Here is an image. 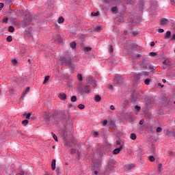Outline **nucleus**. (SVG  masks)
<instances>
[{
  "instance_id": "obj_1",
  "label": "nucleus",
  "mask_w": 175,
  "mask_h": 175,
  "mask_svg": "<svg viewBox=\"0 0 175 175\" xmlns=\"http://www.w3.org/2000/svg\"><path fill=\"white\" fill-rule=\"evenodd\" d=\"M52 117L53 120H70V113L66 110L55 109Z\"/></svg>"
},
{
  "instance_id": "obj_2",
  "label": "nucleus",
  "mask_w": 175,
  "mask_h": 175,
  "mask_svg": "<svg viewBox=\"0 0 175 175\" xmlns=\"http://www.w3.org/2000/svg\"><path fill=\"white\" fill-rule=\"evenodd\" d=\"M61 65H68L72 70H75V64L72 61V56L69 54H66L64 56H61L59 59Z\"/></svg>"
},
{
  "instance_id": "obj_3",
  "label": "nucleus",
  "mask_w": 175,
  "mask_h": 175,
  "mask_svg": "<svg viewBox=\"0 0 175 175\" xmlns=\"http://www.w3.org/2000/svg\"><path fill=\"white\" fill-rule=\"evenodd\" d=\"M25 18L21 23L22 27L23 28L28 27V25H30V24L32 23V18L31 17V16L25 14Z\"/></svg>"
},
{
  "instance_id": "obj_4",
  "label": "nucleus",
  "mask_w": 175,
  "mask_h": 175,
  "mask_svg": "<svg viewBox=\"0 0 175 175\" xmlns=\"http://www.w3.org/2000/svg\"><path fill=\"white\" fill-rule=\"evenodd\" d=\"M43 117L44 121H45V122H50V119L51 118V116H50V111H46L44 112Z\"/></svg>"
},
{
  "instance_id": "obj_5",
  "label": "nucleus",
  "mask_w": 175,
  "mask_h": 175,
  "mask_svg": "<svg viewBox=\"0 0 175 175\" xmlns=\"http://www.w3.org/2000/svg\"><path fill=\"white\" fill-rule=\"evenodd\" d=\"M165 135H166V136H167V137H170V136H174V137H175V131H174V129H172V130L167 129L166 131Z\"/></svg>"
},
{
  "instance_id": "obj_6",
  "label": "nucleus",
  "mask_w": 175,
  "mask_h": 175,
  "mask_svg": "<svg viewBox=\"0 0 175 175\" xmlns=\"http://www.w3.org/2000/svg\"><path fill=\"white\" fill-rule=\"evenodd\" d=\"M88 83L90 84H91L94 88L95 87H96V81H94V79H92V77H89L88 79H87Z\"/></svg>"
},
{
  "instance_id": "obj_7",
  "label": "nucleus",
  "mask_w": 175,
  "mask_h": 175,
  "mask_svg": "<svg viewBox=\"0 0 175 175\" xmlns=\"http://www.w3.org/2000/svg\"><path fill=\"white\" fill-rule=\"evenodd\" d=\"M115 80H116V81L118 84H122V83H123L122 77H121L120 75H116L115 76Z\"/></svg>"
},
{
  "instance_id": "obj_8",
  "label": "nucleus",
  "mask_w": 175,
  "mask_h": 175,
  "mask_svg": "<svg viewBox=\"0 0 175 175\" xmlns=\"http://www.w3.org/2000/svg\"><path fill=\"white\" fill-rule=\"evenodd\" d=\"M121 150H122V146H120L119 148L114 149L112 152V154L113 155H117L121 152Z\"/></svg>"
},
{
  "instance_id": "obj_9",
  "label": "nucleus",
  "mask_w": 175,
  "mask_h": 175,
  "mask_svg": "<svg viewBox=\"0 0 175 175\" xmlns=\"http://www.w3.org/2000/svg\"><path fill=\"white\" fill-rule=\"evenodd\" d=\"M30 90H31V88L29 87L26 88L25 90L22 93L21 98H24V96H25V95H27V94L29 92Z\"/></svg>"
},
{
  "instance_id": "obj_10",
  "label": "nucleus",
  "mask_w": 175,
  "mask_h": 175,
  "mask_svg": "<svg viewBox=\"0 0 175 175\" xmlns=\"http://www.w3.org/2000/svg\"><path fill=\"white\" fill-rule=\"evenodd\" d=\"M25 36L27 38H33V36H32V33L29 31V30L25 31Z\"/></svg>"
},
{
  "instance_id": "obj_11",
  "label": "nucleus",
  "mask_w": 175,
  "mask_h": 175,
  "mask_svg": "<svg viewBox=\"0 0 175 175\" xmlns=\"http://www.w3.org/2000/svg\"><path fill=\"white\" fill-rule=\"evenodd\" d=\"M84 90H85V94H90L91 92V86L90 85H85L83 87Z\"/></svg>"
},
{
  "instance_id": "obj_12",
  "label": "nucleus",
  "mask_w": 175,
  "mask_h": 175,
  "mask_svg": "<svg viewBox=\"0 0 175 175\" xmlns=\"http://www.w3.org/2000/svg\"><path fill=\"white\" fill-rule=\"evenodd\" d=\"M164 39H172V31H167L165 33V35L164 36Z\"/></svg>"
},
{
  "instance_id": "obj_13",
  "label": "nucleus",
  "mask_w": 175,
  "mask_h": 175,
  "mask_svg": "<svg viewBox=\"0 0 175 175\" xmlns=\"http://www.w3.org/2000/svg\"><path fill=\"white\" fill-rule=\"evenodd\" d=\"M59 98L61 100H66V94L65 93H60L59 94Z\"/></svg>"
},
{
  "instance_id": "obj_14",
  "label": "nucleus",
  "mask_w": 175,
  "mask_h": 175,
  "mask_svg": "<svg viewBox=\"0 0 175 175\" xmlns=\"http://www.w3.org/2000/svg\"><path fill=\"white\" fill-rule=\"evenodd\" d=\"M167 23H169V20H167L165 18H163L161 20L160 25H166V24H167Z\"/></svg>"
},
{
  "instance_id": "obj_15",
  "label": "nucleus",
  "mask_w": 175,
  "mask_h": 175,
  "mask_svg": "<svg viewBox=\"0 0 175 175\" xmlns=\"http://www.w3.org/2000/svg\"><path fill=\"white\" fill-rule=\"evenodd\" d=\"M55 42H56V43H62V38L61 36L57 35Z\"/></svg>"
},
{
  "instance_id": "obj_16",
  "label": "nucleus",
  "mask_w": 175,
  "mask_h": 175,
  "mask_svg": "<svg viewBox=\"0 0 175 175\" xmlns=\"http://www.w3.org/2000/svg\"><path fill=\"white\" fill-rule=\"evenodd\" d=\"M56 162L57 161L55 159H53L51 162V169L52 170H55V166H56Z\"/></svg>"
},
{
  "instance_id": "obj_17",
  "label": "nucleus",
  "mask_w": 175,
  "mask_h": 175,
  "mask_svg": "<svg viewBox=\"0 0 175 175\" xmlns=\"http://www.w3.org/2000/svg\"><path fill=\"white\" fill-rule=\"evenodd\" d=\"M136 100H137V96H136L135 95V94H131V102L133 103H135V102H136Z\"/></svg>"
},
{
  "instance_id": "obj_18",
  "label": "nucleus",
  "mask_w": 175,
  "mask_h": 175,
  "mask_svg": "<svg viewBox=\"0 0 175 175\" xmlns=\"http://www.w3.org/2000/svg\"><path fill=\"white\" fill-rule=\"evenodd\" d=\"M94 100H95V102H100L102 100V97H100V96L96 94L94 96Z\"/></svg>"
},
{
  "instance_id": "obj_19",
  "label": "nucleus",
  "mask_w": 175,
  "mask_h": 175,
  "mask_svg": "<svg viewBox=\"0 0 175 175\" xmlns=\"http://www.w3.org/2000/svg\"><path fill=\"white\" fill-rule=\"evenodd\" d=\"M165 69H167V70H169V69H170V66H172V62H170V60L167 61V64H165Z\"/></svg>"
},
{
  "instance_id": "obj_20",
  "label": "nucleus",
  "mask_w": 175,
  "mask_h": 175,
  "mask_svg": "<svg viewBox=\"0 0 175 175\" xmlns=\"http://www.w3.org/2000/svg\"><path fill=\"white\" fill-rule=\"evenodd\" d=\"M77 46V44H76V42H70V47H71V49H72V50H75V49H76Z\"/></svg>"
},
{
  "instance_id": "obj_21",
  "label": "nucleus",
  "mask_w": 175,
  "mask_h": 175,
  "mask_svg": "<svg viewBox=\"0 0 175 175\" xmlns=\"http://www.w3.org/2000/svg\"><path fill=\"white\" fill-rule=\"evenodd\" d=\"M142 74H135L134 75V79L135 80H140V78L142 77Z\"/></svg>"
},
{
  "instance_id": "obj_22",
  "label": "nucleus",
  "mask_w": 175,
  "mask_h": 175,
  "mask_svg": "<svg viewBox=\"0 0 175 175\" xmlns=\"http://www.w3.org/2000/svg\"><path fill=\"white\" fill-rule=\"evenodd\" d=\"M135 167V165L133 164H129L126 166V170H131V169H133Z\"/></svg>"
},
{
  "instance_id": "obj_23",
  "label": "nucleus",
  "mask_w": 175,
  "mask_h": 175,
  "mask_svg": "<svg viewBox=\"0 0 175 175\" xmlns=\"http://www.w3.org/2000/svg\"><path fill=\"white\" fill-rule=\"evenodd\" d=\"M148 69H149V70H150V73H155V72H156L155 68H154V66H149Z\"/></svg>"
},
{
  "instance_id": "obj_24",
  "label": "nucleus",
  "mask_w": 175,
  "mask_h": 175,
  "mask_svg": "<svg viewBox=\"0 0 175 175\" xmlns=\"http://www.w3.org/2000/svg\"><path fill=\"white\" fill-rule=\"evenodd\" d=\"M139 8H142V9H143V8H144V0H139Z\"/></svg>"
},
{
  "instance_id": "obj_25",
  "label": "nucleus",
  "mask_w": 175,
  "mask_h": 175,
  "mask_svg": "<svg viewBox=\"0 0 175 175\" xmlns=\"http://www.w3.org/2000/svg\"><path fill=\"white\" fill-rule=\"evenodd\" d=\"M64 21H65V18H64L63 16H60L58 18L57 23H58V24H62V23H64Z\"/></svg>"
},
{
  "instance_id": "obj_26",
  "label": "nucleus",
  "mask_w": 175,
  "mask_h": 175,
  "mask_svg": "<svg viewBox=\"0 0 175 175\" xmlns=\"http://www.w3.org/2000/svg\"><path fill=\"white\" fill-rule=\"evenodd\" d=\"M137 138V136H136V134L135 133L131 134L130 139H131V140H136Z\"/></svg>"
},
{
  "instance_id": "obj_27",
  "label": "nucleus",
  "mask_w": 175,
  "mask_h": 175,
  "mask_svg": "<svg viewBox=\"0 0 175 175\" xmlns=\"http://www.w3.org/2000/svg\"><path fill=\"white\" fill-rule=\"evenodd\" d=\"M49 80H50V76H46L44 77V81L42 82V84H46V83H47V81H49Z\"/></svg>"
},
{
  "instance_id": "obj_28",
  "label": "nucleus",
  "mask_w": 175,
  "mask_h": 175,
  "mask_svg": "<svg viewBox=\"0 0 175 175\" xmlns=\"http://www.w3.org/2000/svg\"><path fill=\"white\" fill-rule=\"evenodd\" d=\"M77 107L78 109H80V110H83V109H85V105L83 104H79Z\"/></svg>"
},
{
  "instance_id": "obj_29",
  "label": "nucleus",
  "mask_w": 175,
  "mask_h": 175,
  "mask_svg": "<svg viewBox=\"0 0 175 175\" xmlns=\"http://www.w3.org/2000/svg\"><path fill=\"white\" fill-rule=\"evenodd\" d=\"M77 79L79 81H83V75L81 74H77Z\"/></svg>"
},
{
  "instance_id": "obj_30",
  "label": "nucleus",
  "mask_w": 175,
  "mask_h": 175,
  "mask_svg": "<svg viewBox=\"0 0 175 175\" xmlns=\"http://www.w3.org/2000/svg\"><path fill=\"white\" fill-rule=\"evenodd\" d=\"M24 116H26V120H30L31 116H32L31 113H28L27 114H24Z\"/></svg>"
},
{
  "instance_id": "obj_31",
  "label": "nucleus",
  "mask_w": 175,
  "mask_h": 175,
  "mask_svg": "<svg viewBox=\"0 0 175 175\" xmlns=\"http://www.w3.org/2000/svg\"><path fill=\"white\" fill-rule=\"evenodd\" d=\"M8 32H14V27L9 26L8 27Z\"/></svg>"
},
{
  "instance_id": "obj_32",
  "label": "nucleus",
  "mask_w": 175,
  "mask_h": 175,
  "mask_svg": "<svg viewBox=\"0 0 175 175\" xmlns=\"http://www.w3.org/2000/svg\"><path fill=\"white\" fill-rule=\"evenodd\" d=\"M111 10L113 13H117V12H118V8L117 7H112Z\"/></svg>"
},
{
  "instance_id": "obj_33",
  "label": "nucleus",
  "mask_w": 175,
  "mask_h": 175,
  "mask_svg": "<svg viewBox=\"0 0 175 175\" xmlns=\"http://www.w3.org/2000/svg\"><path fill=\"white\" fill-rule=\"evenodd\" d=\"M94 31H95L96 32H100V31H102V27H101L100 26H97V27L95 28Z\"/></svg>"
},
{
  "instance_id": "obj_34",
  "label": "nucleus",
  "mask_w": 175,
  "mask_h": 175,
  "mask_svg": "<svg viewBox=\"0 0 175 175\" xmlns=\"http://www.w3.org/2000/svg\"><path fill=\"white\" fill-rule=\"evenodd\" d=\"M7 42H12L13 41V37L12 36H8L6 38Z\"/></svg>"
},
{
  "instance_id": "obj_35",
  "label": "nucleus",
  "mask_w": 175,
  "mask_h": 175,
  "mask_svg": "<svg viewBox=\"0 0 175 175\" xmlns=\"http://www.w3.org/2000/svg\"><path fill=\"white\" fill-rule=\"evenodd\" d=\"M148 159L150 162H154L155 161V157L154 156H150L148 157Z\"/></svg>"
},
{
  "instance_id": "obj_36",
  "label": "nucleus",
  "mask_w": 175,
  "mask_h": 175,
  "mask_svg": "<svg viewBox=\"0 0 175 175\" xmlns=\"http://www.w3.org/2000/svg\"><path fill=\"white\" fill-rule=\"evenodd\" d=\"M51 135L54 140H55L56 142H58V137H57V135L54 133H51Z\"/></svg>"
},
{
  "instance_id": "obj_37",
  "label": "nucleus",
  "mask_w": 175,
  "mask_h": 175,
  "mask_svg": "<svg viewBox=\"0 0 175 175\" xmlns=\"http://www.w3.org/2000/svg\"><path fill=\"white\" fill-rule=\"evenodd\" d=\"M151 81V79H146L145 81H144V83L146 85H150V82Z\"/></svg>"
},
{
  "instance_id": "obj_38",
  "label": "nucleus",
  "mask_w": 175,
  "mask_h": 175,
  "mask_svg": "<svg viewBox=\"0 0 175 175\" xmlns=\"http://www.w3.org/2000/svg\"><path fill=\"white\" fill-rule=\"evenodd\" d=\"M83 50L84 51H91V50H92V48L90 46H85Z\"/></svg>"
},
{
  "instance_id": "obj_39",
  "label": "nucleus",
  "mask_w": 175,
  "mask_h": 175,
  "mask_svg": "<svg viewBox=\"0 0 175 175\" xmlns=\"http://www.w3.org/2000/svg\"><path fill=\"white\" fill-rule=\"evenodd\" d=\"M141 75L142 76H148V75H150V72L143 71Z\"/></svg>"
},
{
  "instance_id": "obj_40",
  "label": "nucleus",
  "mask_w": 175,
  "mask_h": 175,
  "mask_svg": "<svg viewBox=\"0 0 175 175\" xmlns=\"http://www.w3.org/2000/svg\"><path fill=\"white\" fill-rule=\"evenodd\" d=\"M150 126H151V125H150L148 123L144 124V128H145V129H150Z\"/></svg>"
},
{
  "instance_id": "obj_41",
  "label": "nucleus",
  "mask_w": 175,
  "mask_h": 175,
  "mask_svg": "<svg viewBox=\"0 0 175 175\" xmlns=\"http://www.w3.org/2000/svg\"><path fill=\"white\" fill-rule=\"evenodd\" d=\"M109 53H113L114 51V48H113V46L112 45H109Z\"/></svg>"
},
{
  "instance_id": "obj_42",
  "label": "nucleus",
  "mask_w": 175,
  "mask_h": 175,
  "mask_svg": "<svg viewBox=\"0 0 175 175\" xmlns=\"http://www.w3.org/2000/svg\"><path fill=\"white\" fill-rule=\"evenodd\" d=\"M22 124L23 125V126H27V125H28V120H25L22 122Z\"/></svg>"
},
{
  "instance_id": "obj_43",
  "label": "nucleus",
  "mask_w": 175,
  "mask_h": 175,
  "mask_svg": "<svg viewBox=\"0 0 175 175\" xmlns=\"http://www.w3.org/2000/svg\"><path fill=\"white\" fill-rule=\"evenodd\" d=\"M150 57H157V54L155 52H150L149 53Z\"/></svg>"
},
{
  "instance_id": "obj_44",
  "label": "nucleus",
  "mask_w": 175,
  "mask_h": 175,
  "mask_svg": "<svg viewBox=\"0 0 175 175\" xmlns=\"http://www.w3.org/2000/svg\"><path fill=\"white\" fill-rule=\"evenodd\" d=\"M77 100V97L76 96H72L71 97V102H76Z\"/></svg>"
},
{
  "instance_id": "obj_45",
  "label": "nucleus",
  "mask_w": 175,
  "mask_h": 175,
  "mask_svg": "<svg viewBox=\"0 0 175 175\" xmlns=\"http://www.w3.org/2000/svg\"><path fill=\"white\" fill-rule=\"evenodd\" d=\"M92 16H93L94 17H98V16H99V12H92Z\"/></svg>"
},
{
  "instance_id": "obj_46",
  "label": "nucleus",
  "mask_w": 175,
  "mask_h": 175,
  "mask_svg": "<svg viewBox=\"0 0 175 175\" xmlns=\"http://www.w3.org/2000/svg\"><path fill=\"white\" fill-rule=\"evenodd\" d=\"M70 154H71V155H73L74 154H76V149H71L70 150Z\"/></svg>"
},
{
  "instance_id": "obj_47",
  "label": "nucleus",
  "mask_w": 175,
  "mask_h": 175,
  "mask_svg": "<svg viewBox=\"0 0 175 175\" xmlns=\"http://www.w3.org/2000/svg\"><path fill=\"white\" fill-rule=\"evenodd\" d=\"M135 110H137V111H140V110H142V107L138 105H135Z\"/></svg>"
},
{
  "instance_id": "obj_48",
  "label": "nucleus",
  "mask_w": 175,
  "mask_h": 175,
  "mask_svg": "<svg viewBox=\"0 0 175 175\" xmlns=\"http://www.w3.org/2000/svg\"><path fill=\"white\" fill-rule=\"evenodd\" d=\"M156 132L157 133H161V132H162V127H158L156 130Z\"/></svg>"
},
{
  "instance_id": "obj_49",
  "label": "nucleus",
  "mask_w": 175,
  "mask_h": 175,
  "mask_svg": "<svg viewBox=\"0 0 175 175\" xmlns=\"http://www.w3.org/2000/svg\"><path fill=\"white\" fill-rule=\"evenodd\" d=\"M157 32H159V33H163V32H165V30L163 29H158Z\"/></svg>"
},
{
  "instance_id": "obj_50",
  "label": "nucleus",
  "mask_w": 175,
  "mask_h": 175,
  "mask_svg": "<svg viewBox=\"0 0 175 175\" xmlns=\"http://www.w3.org/2000/svg\"><path fill=\"white\" fill-rule=\"evenodd\" d=\"M12 63L13 65L16 66L17 65V59H14L12 60Z\"/></svg>"
},
{
  "instance_id": "obj_51",
  "label": "nucleus",
  "mask_w": 175,
  "mask_h": 175,
  "mask_svg": "<svg viewBox=\"0 0 175 175\" xmlns=\"http://www.w3.org/2000/svg\"><path fill=\"white\" fill-rule=\"evenodd\" d=\"M107 125V120H104L103 122V126H106Z\"/></svg>"
},
{
  "instance_id": "obj_52",
  "label": "nucleus",
  "mask_w": 175,
  "mask_h": 175,
  "mask_svg": "<svg viewBox=\"0 0 175 175\" xmlns=\"http://www.w3.org/2000/svg\"><path fill=\"white\" fill-rule=\"evenodd\" d=\"M162 168V164L161 163H159L158 165V170L159 172H161V169Z\"/></svg>"
},
{
  "instance_id": "obj_53",
  "label": "nucleus",
  "mask_w": 175,
  "mask_h": 175,
  "mask_svg": "<svg viewBox=\"0 0 175 175\" xmlns=\"http://www.w3.org/2000/svg\"><path fill=\"white\" fill-rule=\"evenodd\" d=\"M3 23H5V24H8V21H9V18H5L3 19Z\"/></svg>"
},
{
  "instance_id": "obj_54",
  "label": "nucleus",
  "mask_w": 175,
  "mask_h": 175,
  "mask_svg": "<svg viewBox=\"0 0 175 175\" xmlns=\"http://www.w3.org/2000/svg\"><path fill=\"white\" fill-rule=\"evenodd\" d=\"M107 88H108V90H111V91H113V85H107Z\"/></svg>"
},
{
  "instance_id": "obj_55",
  "label": "nucleus",
  "mask_w": 175,
  "mask_h": 175,
  "mask_svg": "<svg viewBox=\"0 0 175 175\" xmlns=\"http://www.w3.org/2000/svg\"><path fill=\"white\" fill-rule=\"evenodd\" d=\"M19 174L21 175H24V174H25V170H21V171H19Z\"/></svg>"
},
{
  "instance_id": "obj_56",
  "label": "nucleus",
  "mask_w": 175,
  "mask_h": 175,
  "mask_svg": "<svg viewBox=\"0 0 175 175\" xmlns=\"http://www.w3.org/2000/svg\"><path fill=\"white\" fill-rule=\"evenodd\" d=\"M125 1H126V3H128V4L133 3V1H132V0H126Z\"/></svg>"
},
{
  "instance_id": "obj_57",
  "label": "nucleus",
  "mask_w": 175,
  "mask_h": 175,
  "mask_svg": "<svg viewBox=\"0 0 175 175\" xmlns=\"http://www.w3.org/2000/svg\"><path fill=\"white\" fill-rule=\"evenodd\" d=\"M149 129H150V132H154V127L152 126V125L150 126Z\"/></svg>"
},
{
  "instance_id": "obj_58",
  "label": "nucleus",
  "mask_w": 175,
  "mask_h": 175,
  "mask_svg": "<svg viewBox=\"0 0 175 175\" xmlns=\"http://www.w3.org/2000/svg\"><path fill=\"white\" fill-rule=\"evenodd\" d=\"M144 124V119H142L140 121H139V125H143Z\"/></svg>"
},
{
  "instance_id": "obj_59",
  "label": "nucleus",
  "mask_w": 175,
  "mask_h": 175,
  "mask_svg": "<svg viewBox=\"0 0 175 175\" xmlns=\"http://www.w3.org/2000/svg\"><path fill=\"white\" fill-rule=\"evenodd\" d=\"M4 4L3 3H0V10H2V9L3 8Z\"/></svg>"
},
{
  "instance_id": "obj_60",
  "label": "nucleus",
  "mask_w": 175,
  "mask_h": 175,
  "mask_svg": "<svg viewBox=\"0 0 175 175\" xmlns=\"http://www.w3.org/2000/svg\"><path fill=\"white\" fill-rule=\"evenodd\" d=\"M55 172L57 175H59V168L57 167Z\"/></svg>"
},
{
  "instance_id": "obj_61",
  "label": "nucleus",
  "mask_w": 175,
  "mask_h": 175,
  "mask_svg": "<svg viewBox=\"0 0 175 175\" xmlns=\"http://www.w3.org/2000/svg\"><path fill=\"white\" fill-rule=\"evenodd\" d=\"M137 35H138L137 31H133V36H137Z\"/></svg>"
},
{
  "instance_id": "obj_62",
  "label": "nucleus",
  "mask_w": 175,
  "mask_h": 175,
  "mask_svg": "<svg viewBox=\"0 0 175 175\" xmlns=\"http://www.w3.org/2000/svg\"><path fill=\"white\" fill-rule=\"evenodd\" d=\"M170 40H175V34H173Z\"/></svg>"
},
{
  "instance_id": "obj_63",
  "label": "nucleus",
  "mask_w": 175,
  "mask_h": 175,
  "mask_svg": "<svg viewBox=\"0 0 175 175\" xmlns=\"http://www.w3.org/2000/svg\"><path fill=\"white\" fill-rule=\"evenodd\" d=\"M110 109H111V110H116V107H114V105H111V106H110Z\"/></svg>"
},
{
  "instance_id": "obj_64",
  "label": "nucleus",
  "mask_w": 175,
  "mask_h": 175,
  "mask_svg": "<svg viewBox=\"0 0 175 175\" xmlns=\"http://www.w3.org/2000/svg\"><path fill=\"white\" fill-rule=\"evenodd\" d=\"M170 2H171V5H175V1L174 0H171Z\"/></svg>"
}]
</instances>
